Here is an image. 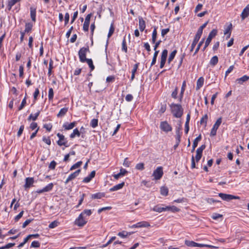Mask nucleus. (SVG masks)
<instances>
[{
    "instance_id": "f257e3e1",
    "label": "nucleus",
    "mask_w": 249,
    "mask_h": 249,
    "mask_svg": "<svg viewBox=\"0 0 249 249\" xmlns=\"http://www.w3.org/2000/svg\"><path fill=\"white\" fill-rule=\"evenodd\" d=\"M172 113L176 118H180L183 113V109L180 104L172 103L170 105Z\"/></svg>"
},
{
    "instance_id": "f03ea898",
    "label": "nucleus",
    "mask_w": 249,
    "mask_h": 249,
    "mask_svg": "<svg viewBox=\"0 0 249 249\" xmlns=\"http://www.w3.org/2000/svg\"><path fill=\"white\" fill-rule=\"evenodd\" d=\"M185 244L188 247H208L211 249H217L218 247L207 244H199L193 241L185 240Z\"/></svg>"
},
{
    "instance_id": "7ed1b4c3",
    "label": "nucleus",
    "mask_w": 249,
    "mask_h": 249,
    "mask_svg": "<svg viewBox=\"0 0 249 249\" xmlns=\"http://www.w3.org/2000/svg\"><path fill=\"white\" fill-rule=\"evenodd\" d=\"M90 51L89 47L88 46L87 47L81 48L78 52V55L80 62L84 63L86 62V54L87 53H89Z\"/></svg>"
},
{
    "instance_id": "20e7f679",
    "label": "nucleus",
    "mask_w": 249,
    "mask_h": 249,
    "mask_svg": "<svg viewBox=\"0 0 249 249\" xmlns=\"http://www.w3.org/2000/svg\"><path fill=\"white\" fill-rule=\"evenodd\" d=\"M87 222L88 220L86 216H84L82 214H80L75 219L74 224L78 227H82L87 224Z\"/></svg>"
},
{
    "instance_id": "39448f33",
    "label": "nucleus",
    "mask_w": 249,
    "mask_h": 249,
    "mask_svg": "<svg viewBox=\"0 0 249 249\" xmlns=\"http://www.w3.org/2000/svg\"><path fill=\"white\" fill-rule=\"evenodd\" d=\"M217 31L216 29H213L209 34L208 38H207L203 51H204L206 48L209 46L212 38L214 37L217 34Z\"/></svg>"
},
{
    "instance_id": "423d86ee",
    "label": "nucleus",
    "mask_w": 249,
    "mask_h": 249,
    "mask_svg": "<svg viewBox=\"0 0 249 249\" xmlns=\"http://www.w3.org/2000/svg\"><path fill=\"white\" fill-rule=\"evenodd\" d=\"M218 196L224 200L229 201L232 199H239L240 197L238 196H235L232 195H229L224 193H219Z\"/></svg>"
},
{
    "instance_id": "0eeeda50",
    "label": "nucleus",
    "mask_w": 249,
    "mask_h": 249,
    "mask_svg": "<svg viewBox=\"0 0 249 249\" xmlns=\"http://www.w3.org/2000/svg\"><path fill=\"white\" fill-rule=\"evenodd\" d=\"M222 123V118H219L213 125V128L211 129L210 135L211 136H214L216 134L217 130Z\"/></svg>"
},
{
    "instance_id": "6e6552de",
    "label": "nucleus",
    "mask_w": 249,
    "mask_h": 249,
    "mask_svg": "<svg viewBox=\"0 0 249 249\" xmlns=\"http://www.w3.org/2000/svg\"><path fill=\"white\" fill-rule=\"evenodd\" d=\"M163 174V168L161 166H160L157 167V169L154 171L152 175L155 179L159 180L161 178Z\"/></svg>"
},
{
    "instance_id": "1a4fd4ad",
    "label": "nucleus",
    "mask_w": 249,
    "mask_h": 249,
    "mask_svg": "<svg viewBox=\"0 0 249 249\" xmlns=\"http://www.w3.org/2000/svg\"><path fill=\"white\" fill-rule=\"evenodd\" d=\"M57 136L59 138V140L57 142V143L58 145H64L66 147L69 146V145H67V141L63 135L58 133L57 134Z\"/></svg>"
},
{
    "instance_id": "9d476101",
    "label": "nucleus",
    "mask_w": 249,
    "mask_h": 249,
    "mask_svg": "<svg viewBox=\"0 0 249 249\" xmlns=\"http://www.w3.org/2000/svg\"><path fill=\"white\" fill-rule=\"evenodd\" d=\"M182 129L181 123L180 121L178 124V126L176 127V140L178 142H180V138L182 135V132H180Z\"/></svg>"
},
{
    "instance_id": "9b49d317",
    "label": "nucleus",
    "mask_w": 249,
    "mask_h": 249,
    "mask_svg": "<svg viewBox=\"0 0 249 249\" xmlns=\"http://www.w3.org/2000/svg\"><path fill=\"white\" fill-rule=\"evenodd\" d=\"M168 54V51L166 49L163 50L161 55L160 68H162L166 62L167 56Z\"/></svg>"
},
{
    "instance_id": "f8f14e48",
    "label": "nucleus",
    "mask_w": 249,
    "mask_h": 249,
    "mask_svg": "<svg viewBox=\"0 0 249 249\" xmlns=\"http://www.w3.org/2000/svg\"><path fill=\"white\" fill-rule=\"evenodd\" d=\"M160 128L166 132L171 131L172 129L171 126L166 121L161 122Z\"/></svg>"
},
{
    "instance_id": "ddd939ff",
    "label": "nucleus",
    "mask_w": 249,
    "mask_h": 249,
    "mask_svg": "<svg viewBox=\"0 0 249 249\" xmlns=\"http://www.w3.org/2000/svg\"><path fill=\"white\" fill-rule=\"evenodd\" d=\"M91 17V14H88L85 18V22L83 24V30L85 32L89 31V27L90 22V18Z\"/></svg>"
},
{
    "instance_id": "4468645a",
    "label": "nucleus",
    "mask_w": 249,
    "mask_h": 249,
    "mask_svg": "<svg viewBox=\"0 0 249 249\" xmlns=\"http://www.w3.org/2000/svg\"><path fill=\"white\" fill-rule=\"evenodd\" d=\"M80 172H81V170L78 169L75 172H74L73 173H71V175H70L67 178V179L66 180V181H65V184H68V183L70 181H71V180L74 179L75 178H76L78 176V175L79 174Z\"/></svg>"
},
{
    "instance_id": "2eb2a0df",
    "label": "nucleus",
    "mask_w": 249,
    "mask_h": 249,
    "mask_svg": "<svg viewBox=\"0 0 249 249\" xmlns=\"http://www.w3.org/2000/svg\"><path fill=\"white\" fill-rule=\"evenodd\" d=\"M34 183V179L33 178H26L25 179V184L24 185V187L25 189H28L33 185Z\"/></svg>"
},
{
    "instance_id": "dca6fc26",
    "label": "nucleus",
    "mask_w": 249,
    "mask_h": 249,
    "mask_svg": "<svg viewBox=\"0 0 249 249\" xmlns=\"http://www.w3.org/2000/svg\"><path fill=\"white\" fill-rule=\"evenodd\" d=\"M249 16V4H248L243 10L241 17L244 20Z\"/></svg>"
},
{
    "instance_id": "f3484780",
    "label": "nucleus",
    "mask_w": 249,
    "mask_h": 249,
    "mask_svg": "<svg viewBox=\"0 0 249 249\" xmlns=\"http://www.w3.org/2000/svg\"><path fill=\"white\" fill-rule=\"evenodd\" d=\"M95 176V171H92L90 174L87 177L85 178L83 182L84 183H88L90 181L92 178H93Z\"/></svg>"
},
{
    "instance_id": "a211bd4d",
    "label": "nucleus",
    "mask_w": 249,
    "mask_h": 249,
    "mask_svg": "<svg viewBox=\"0 0 249 249\" xmlns=\"http://www.w3.org/2000/svg\"><path fill=\"white\" fill-rule=\"evenodd\" d=\"M139 26L141 32H142L145 28V21L142 17H139Z\"/></svg>"
},
{
    "instance_id": "6ab92c4d",
    "label": "nucleus",
    "mask_w": 249,
    "mask_h": 249,
    "mask_svg": "<svg viewBox=\"0 0 249 249\" xmlns=\"http://www.w3.org/2000/svg\"><path fill=\"white\" fill-rule=\"evenodd\" d=\"M180 211V209L175 206H165L164 207V211H171L172 212H178Z\"/></svg>"
},
{
    "instance_id": "aec40b11",
    "label": "nucleus",
    "mask_w": 249,
    "mask_h": 249,
    "mask_svg": "<svg viewBox=\"0 0 249 249\" xmlns=\"http://www.w3.org/2000/svg\"><path fill=\"white\" fill-rule=\"evenodd\" d=\"M124 186V182H122V183L117 184V185L114 186L113 187L109 189V191L110 192L116 191H117L118 190L122 189Z\"/></svg>"
},
{
    "instance_id": "412c9836",
    "label": "nucleus",
    "mask_w": 249,
    "mask_h": 249,
    "mask_svg": "<svg viewBox=\"0 0 249 249\" xmlns=\"http://www.w3.org/2000/svg\"><path fill=\"white\" fill-rule=\"evenodd\" d=\"M31 18L34 22L36 20V9L31 7L30 8Z\"/></svg>"
},
{
    "instance_id": "4be33fe9",
    "label": "nucleus",
    "mask_w": 249,
    "mask_h": 249,
    "mask_svg": "<svg viewBox=\"0 0 249 249\" xmlns=\"http://www.w3.org/2000/svg\"><path fill=\"white\" fill-rule=\"evenodd\" d=\"M75 124L76 123L74 122L70 124L66 123L63 124V127L65 130H70L72 129L75 126Z\"/></svg>"
},
{
    "instance_id": "5701e85b",
    "label": "nucleus",
    "mask_w": 249,
    "mask_h": 249,
    "mask_svg": "<svg viewBox=\"0 0 249 249\" xmlns=\"http://www.w3.org/2000/svg\"><path fill=\"white\" fill-rule=\"evenodd\" d=\"M68 111V107H63L60 109L58 113L57 114V117H62L64 116Z\"/></svg>"
},
{
    "instance_id": "b1692460",
    "label": "nucleus",
    "mask_w": 249,
    "mask_h": 249,
    "mask_svg": "<svg viewBox=\"0 0 249 249\" xmlns=\"http://www.w3.org/2000/svg\"><path fill=\"white\" fill-rule=\"evenodd\" d=\"M204 78L202 77H200L198 79L196 82V87L197 90L200 89V88L202 87L204 83Z\"/></svg>"
},
{
    "instance_id": "393cba45",
    "label": "nucleus",
    "mask_w": 249,
    "mask_h": 249,
    "mask_svg": "<svg viewBox=\"0 0 249 249\" xmlns=\"http://www.w3.org/2000/svg\"><path fill=\"white\" fill-rule=\"evenodd\" d=\"M249 79V76L245 75L236 80L237 82L239 84H242L244 82L247 81Z\"/></svg>"
},
{
    "instance_id": "a878e982",
    "label": "nucleus",
    "mask_w": 249,
    "mask_h": 249,
    "mask_svg": "<svg viewBox=\"0 0 249 249\" xmlns=\"http://www.w3.org/2000/svg\"><path fill=\"white\" fill-rule=\"evenodd\" d=\"M21 0H10L8 2V9L9 10H10L15 4H16L17 2L20 1Z\"/></svg>"
},
{
    "instance_id": "bb28decb",
    "label": "nucleus",
    "mask_w": 249,
    "mask_h": 249,
    "mask_svg": "<svg viewBox=\"0 0 249 249\" xmlns=\"http://www.w3.org/2000/svg\"><path fill=\"white\" fill-rule=\"evenodd\" d=\"M40 112V111L38 110L35 115H33V114H30L28 118V120L31 121L32 120L33 121H36L39 115Z\"/></svg>"
},
{
    "instance_id": "cd10ccee",
    "label": "nucleus",
    "mask_w": 249,
    "mask_h": 249,
    "mask_svg": "<svg viewBox=\"0 0 249 249\" xmlns=\"http://www.w3.org/2000/svg\"><path fill=\"white\" fill-rule=\"evenodd\" d=\"M218 62V57L216 55L213 56L210 60V64L213 66H215Z\"/></svg>"
},
{
    "instance_id": "c85d7f7f",
    "label": "nucleus",
    "mask_w": 249,
    "mask_h": 249,
    "mask_svg": "<svg viewBox=\"0 0 249 249\" xmlns=\"http://www.w3.org/2000/svg\"><path fill=\"white\" fill-rule=\"evenodd\" d=\"M138 228L148 227L150 226L149 223L146 221H142L137 223Z\"/></svg>"
},
{
    "instance_id": "c756f323",
    "label": "nucleus",
    "mask_w": 249,
    "mask_h": 249,
    "mask_svg": "<svg viewBox=\"0 0 249 249\" xmlns=\"http://www.w3.org/2000/svg\"><path fill=\"white\" fill-rule=\"evenodd\" d=\"M177 53V51L176 50H175L170 54L168 59V63L169 64H170L171 62V61L174 59Z\"/></svg>"
},
{
    "instance_id": "7c9ffc66",
    "label": "nucleus",
    "mask_w": 249,
    "mask_h": 249,
    "mask_svg": "<svg viewBox=\"0 0 249 249\" xmlns=\"http://www.w3.org/2000/svg\"><path fill=\"white\" fill-rule=\"evenodd\" d=\"M32 27L33 24L31 23H26L25 24V28L24 32L27 33L31 32L32 29Z\"/></svg>"
},
{
    "instance_id": "2f4dec72",
    "label": "nucleus",
    "mask_w": 249,
    "mask_h": 249,
    "mask_svg": "<svg viewBox=\"0 0 249 249\" xmlns=\"http://www.w3.org/2000/svg\"><path fill=\"white\" fill-rule=\"evenodd\" d=\"M152 210L154 212L161 213L163 211H164V207H161L160 205L155 206L153 209Z\"/></svg>"
},
{
    "instance_id": "473e14b6",
    "label": "nucleus",
    "mask_w": 249,
    "mask_h": 249,
    "mask_svg": "<svg viewBox=\"0 0 249 249\" xmlns=\"http://www.w3.org/2000/svg\"><path fill=\"white\" fill-rule=\"evenodd\" d=\"M104 196L105 194L104 193H98L92 195L91 198L93 199H100Z\"/></svg>"
},
{
    "instance_id": "72a5a7b5",
    "label": "nucleus",
    "mask_w": 249,
    "mask_h": 249,
    "mask_svg": "<svg viewBox=\"0 0 249 249\" xmlns=\"http://www.w3.org/2000/svg\"><path fill=\"white\" fill-rule=\"evenodd\" d=\"M80 135V133L78 129L77 128H75L73 130L72 133L70 135V138L73 139L75 137V136L79 137Z\"/></svg>"
},
{
    "instance_id": "f704fd0d",
    "label": "nucleus",
    "mask_w": 249,
    "mask_h": 249,
    "mask_svg": "<svg viewBox=\"0 0 249 249\" xmlns=\"http://www.w3.org/2000/svg\"><path fill=\"white\" fill-rule=\"evenodd\" d=\"M160 194L161 195L166 196L168 194V189L167 187L163 186L160 188Z\"/></svg>"
},
{
    "instance_id": "c9c22d12",
    "label": "nucleus",
    "mask_w": 249,
    "mask_h": 249,
    "mask_svg": "<svg viewBox=\"0 0 249 249\" xmlns=\"http://www.w3.org/2000/svg\"><path fill=\"white\" fill-rule=\"evenodd\" d=\"M131 232H128L126 231H123L122 232H118V235L120 236L121 237L124 238V237H126L128 235H131Z\"/></svg>"
},
{
    "instance_id": "e433bc0d",
    "label": "nucleus",
    "mask_w": 249,
    "mask_h": 249,
    "mask_svg": "<svg viewBox=\"0 0 249 249\" xmlns=\"http://www.w3.org/2000/svg\"><path fill=\"white\" fill-rule=\"evenodd\" d=\"M53 186V183H49L48 185L43 188L44 192L50 191L52 190Z\"/></svg>"
},
{
    "instance_id": "4c0bfd02",
    "label": "nucleus",
    "mask_w": 249,
    "mask_h": 249,
    "mask_svg": "<svg viewBox=\"0 0 249 249\" xmlns=\"http://www.w3.org/2000/svg\"><path fill=\"white\" fill-rule=\"evenodd\" d=\"M201 140V136L200 134L197 137H196L193 143V147H196L198 144V142Z\"/></svg>"
},
{
    "instance_id": "58836bf2",
    "label": "nucleus",
    "mask_w": 249,
    "mask_h": 249,
    "mask_svg": "<svg viewBox=\"0 0 249 249\" xmlns=\"http://www.w3.org/2000/svg\"><path fill=\"white\" fill-rule=\"evenodd\" d=\"M86 62L88 63L91 71H93L94 69V66L93 64V62H92V59L87 58L86 60Z\"/></svg>"
},
{
    "instance_id": "ea45409f",
    "label": "nucleus",
    "mask_w": 249,
    "mask_h": 249,
    "mask_svg": "<svg viewBox=\"0 0 249 249\" xmlns=\"http://www.w3.org/2000/svg\"><path fill=\"white\" fill-rule=\"evenodd\" d=\"M59 224V222L58 221L54 220L49 224V228L50 229H53L58 226Z\"/></svg>"
},
{
    "instance_id": "a19ab883",
    "label": "nucleus",
    "mask_w": 249,
    "mask_h": 249,
    "mask_svg": "<svg viewBox=\"0 0 249 249\" xmlns=\"http://www.w3.org/2000/svg\"><path fill=\"white\" fill-rule=\"evenodd\" d=\"M98 120L97 119H93L91 120L90 125L92 128H95L98 126Z\"/></svg>"
},
{
    "instance_id": "79ce46f5",
    "label": "nucleus",
    "mask_w": 249,
    "mask_h": 249,
    "mask_svg": "<svg viewBox=\"0 0 249 249\" xmlns=\"http://www.w3.org/2000/svg\"><path fill=\"white\" fill-rule=\"evenodd\" d=\"M185 86H186V82H185V81H184L182 84V86L181 89V92L180 93V98H179L180 101H181V99L183 97V93H184V92L185 90Z\"/></svg>"
},
{
    "instance_id": "37998d69",
    "label": "nucleus",
    "mask_w": 249,
    "mask_h": 249,
    "mask_svg": "<svg viewBox=\"0 0 249 249\" xmlns=\"http://www.w3.org/2000/svg\"><path fill=\"white\" fill-rule=\"evenodd\" d=\"M157 32L156 28H155L152 33V41L153 43H155L157 38Z\"/></svg>"
},
{
    "instance_id": "c03bdc74",
    "label": "nucleus",
    "mask_w": 249,
    "mask_h": 249,
    "mask_svg": "<svg viewBox=\"0 0 249 249\" xmlns=\"http://www.w3.org/2000/svg\"><path fill=\"white\" fill-rule=\"evenodd\" d=\"M82 164V161H79L76 163L74 164L70 168V170H73L76 168L79 167Z\"/></svg>"
},
{
    "instance_id": "a18cd8bd",
    "label": "nucleus",
    "mask_w": 249,
    "mask_h": 249,
    "mask_svg": "<svg viewBox=\"0 0 249 249\" xmlns=\"http://www.w3.org/2000/svg\"><path fill=\"white\" fill-rule=\"evenodd\" d=\"M202 32L203 31L202 30H200V29H198L197 30V32L196 33V34L195 36L194 39L199 41V40L200 38V37L202 35Z\"/></svg>"
},
{
    "instance_id": "49530a36",
    "label": "nucleus",
    "mask_w": 249,
    "mask_h": 249,
    "mask_svg": "<svg viewBox=\"0 0 249 249\" xmlns=\"http://www.w3.org/2000/svg\"><path fill=\"white\" fill-rule=\"evenodd\" d=\"M166 109V104L165 103H163V104H161L160 108V112L161 113H163Z\"/></svg>"
},
{
    "instance_id": "de8ad7c7",
    "label": "nucleus",
    "mask_w": 249,
    "mask_h": 249,
    "mask_svg": "<svg viewBox=\"0 0 249 249\" xmlns=\"http://www.w3.org/2000/svg\"><path fill=\"white\" fill-rule=\"evenodd\" d=\"M53 61L51 59L49 62V70H48V74L49 75H51L52 72V69H53Z\"/></svg>"
},
{
    "instance_id": "09e8293b",
    "label": "nucleus",
    "mask_w": 249,
    "mask_h": 249,
    "mask_svg": "<svg viewBox=\"0 0 249 249\" xmlns=\"http://www.w3.org/2000/svg\"><path fill=\"white\" fill-rule=\"evenodd\" d=\"M15 245V244L14 243H10L7 244L6 245H5L4 246L0 247V249H9V248H10L11 247H13Z\"/></svg>"
},
{
    "instance_id": "8fccbe9b",
    "label": "nucleus",
    "mask_w": 249,
    "mask_h": 249,
    "mask_svg": "<svg viewBox=\"0 0 249 249\" xmlns=\"http://www.w3.org/2000/svg\"><path fill=\"white\" fill-rule=\"evenodd\" d=\"M53 97V90L51 88L49 89L48 93V98L50 101L52 100Z\"/></svg>"
},
{
    "instance_id": "3c124183",
    "label": "nucleus",
    "mask_w": 249,
    "mask_h": 249,
    "mask_svg": "<svg viewBox=\"0 0 249 249\" xmlns=\"http://www.w3.org/2000/svg\"><path fill=\"white\" fill-rule=\"evenodd\" d=\"M122 50L123 51L125 52V53L127 52V48L126 43L125 37H124V39L123 40V42H122Z\"/></svg>"
},
{
    "instance_id": "603ef678",
    "label": "nucleus",
    "mask_w": 249,
    "mask_h": 249,
    "mask_svg": "<svg viewBox=\"0 0 249 249\" xmlns=\"http://www.w3.org/2000/svg\"><path fill=\"white\" fill-rule=\"evenodd\" d=\"M204 38H203L201 41H200V42L198 43L196 50H195V52L194 53V55H195L198 52V51L200 49V47L202 46V45L204 43Z\"/></svg>"
},
{
    "instance_id": "864d4df0",
    "label": "nucleus",
    "mask_w": 249,
    "mask_h": 249,
    "mask_svg": "<svg viewBox=\"0 0 249 249\" xmlns=\"http://www.w3.org/2000/svg\"><path fill=\"white\" fill-rule=\"evenodd\" d=\"M206 146L205 144L202 145L201 146H200L197 149L196 152L197 154H202V152L203 150L205 148Z\"/></svg>"
},
{
    "instance_id": "5fc2aeb1",
    "label": "nucleus",
    "mask_w": 249,
    "mask_h": 249,
    "mask_svg": "<svg viewBox=\"0 0 249 249\" xmlns=\"http://www.w3.org/2000/svg\"><path fill=\"white\" fill-rule=\"evenodd\" d=\"M208 119V116L207 114H205L204 116H203L202 118L200 120V123L201 124H205V125H206L207 124V120Z\"/></svg>"
},
{
    "instance_id": "6e6d98bb",
    "label": "nucleus",
    "mask_w": 249,
    "mask_h": 249,
    "mask_svg": "<svg viewBox=\"0 0 249 249\" xmlns=\"http://www.w3.org/2000/svg\"><path fill=\"white\" fill-rule=\"evenodd\" d=\"M114 28L113 27V24L112 23L110 25V28H109V32L108 33V35H107V36L108 37H110L114 33Z\"/></svg>"
},
{
    "instance_id": "4d7b16f0",
    "label": "nucleus",
    "mask_w": 249,
    "mask_h": 249,
    "mask_svg": "<svg viewBox=\"0 0 249 249\" xmlns=\"http://www.w3.org/2000/svg\"><path fill=\"white\" fill-rule=\"evenodd\" d=\"M144 168V164L143 163H139L136 165V169L138 170L142 171Z\"/></svg>"
},
{
    "instance_id": "13d9d810",
    "label": "nucleus",
    "mask_w": 249,
    "mask_h": 249,
    "mask_svg": "<svg viewBox=\"0 0 249 249\" xmlns=\"http://www.w3.org/2000/svg\"><path fill=\"white\" fill-rule=\"evenodd\" d=\"M40 244L38 241H34L31 245V248H39Z\"/></svg>"
},
{
    "instance_id": "bf43d9fd",
    "label": "nucleus",
    "mask_w": 249,
    "mask_h": 249,
    "mask_svg": "<svg viewBox=\"0 0 249 249\" xmlns=\"http://www.w3.org/2000/svg\"><path fill=\"white\" fill-rule=\"evenodd\" d=\"M80 214H82L83 216L85 215L90 216L91 214V211L90 210H85Z\"/></svg>"
},
{
    "instance_id": "052dcab7",
    "label": "nucleus",
    "mask_w": 249,
    "mask_h": 249,
    "mask_svg": "<svg viewBox=\"0 0 249 249\" xmlns=\"http://www.w3.org/2000/svg\"><path fill=\"white\" fill-rule=\"evenodd\" d=\"M232 28V24L231 23H230V24L228 26V27L226 29V30L224 31V34L227 35L229 34L230 33L231 34V30Z\"/></svg>"
},
{
    "instance_id": "680f3d73",
    "label": "nucleus",
    "mask_w": 249,
    "mask_h": 249,
    "mask_svg": "<svg viewBox=\"0 0 249 249\" xmlns=\"http://www.w3.org/2000/svg\"><path fill=\"white\" fill-rule=\"evenodd\" d=\"M26 104V97H24V98L22 100L21 103L20 105V106L18 107V110H20L23 109V108L24 107L25 105Z\"/></svg>"
},
{
    "instance_id": "e2e57ef3",
    "label": "nucleus",
    "mask_w": 249,
    "mask_h": 249,
    "mask_svg": "<svg viewBox=\"0 0 249 249\" xmlns=\"http://www.w3.org/2000/svg\"><path fill=\"white\" fill-rule=\"evenodd\" d=\"M56 162L54 160H53L51 162L49 165V168L52 170H54L55 168Z\"/></svg>"
},
{
    "instance_id": "0e129e2a",
    "label": "nucleus",
    "mask_w": 249,
    "mask_h": 249,
    "mask_svg": "<svg viewBox=\"0 0 249 249\" xmlns=\"http://www.w3.org/2000/svg\"><path fill=\"white\" fill-rule=\"evenodd\" d=\"M24 125H21L20 126V127H19V128L18 129V133H17L18 137H20L21 135V134H22V133L23 132V131L24 130Z\"/></svg>"
},
{
    "instance_id": "69168bd1",
    "label": "nucleus",
    "mask_w": 249,
    "mask_h": 249,
    "mask_svg": "<svg viewBox=\"0 0 249 249\" xmlns=\"http://www.w3.org/2000/svg\"><path fill=\"white\" fill-rule=\"evenodd\" d=\"M43 141L47 143L48 145H50L51 143V139L49 137H43L42 139Z\"/></svg>"
},
{
    "instance_id": "338daca9",
    "label": "nucleus",
    "mask_w": 249,
    "mask_h": 249,
    "mask_svg": "<svg viewBox=\"0 0 249 249\" xmlns=\"http://www.w3.org/2000/svg\"><path fill=\"white\" fill-rule=\"evenodd\" d=\"M178 94V88L176 87L175 90L172 92L171 94V96L174 99H176L177 98Z\"/></svg>"
},
{
    "instance_id": "774afa93",
    "label": "nucleus",
    "mask_w": 249,
    "mask_h": 249,
    "mask_svg": "<svg viewBox=\"0 0 249 249\" xmlns=\"http://www.w3.org/2000/svg\"><path fill=\"white\" fill-rule=\"evenodd\" d=\"M130 161L128 160V158H126L124 159V161L123 165L125 167H128L130 166Z\"/></svg>"
}]
</instances>
